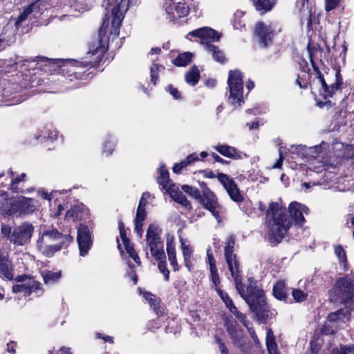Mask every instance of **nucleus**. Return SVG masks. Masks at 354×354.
<instances>
[{"mask_svg":"<svg viewBox=\"0 0 354 354\" xmlns=\"http://www.w3.org/2000/svg\"><path fill=\"white\" fill-rule=\"evenodd\" d=\"M56 192H53L48 194V192L44 191H39V196L43 199L50 201L53 198V194Z\"/></svg>","mask_w":354,"mask_h":354,"instance_id":"63","label":"nucleus"},{"mask_svg":"<svg viewBox=\"0 0 354 354\" xmlns=\"http://www.w3.org/2000/svg\"><path fill=\"white\" fill-rule=\"evenodd\" d=\"M73 241L68 234H62L56 229L44 231L39 236L37 245L39 250L46 257H52L63 247H67Z\"/></svg>","mask_w":354,"mask_h":354,"instance_id":"5","label":"nucleus"},{"mask_svg":"<svg viewBox=\"0 0 354 354\" xmlns=\"http://www.w3.org/2000/svg\"><path fill=\"white\" fill-rule=\"evenodd\" d=\"M154 259L158 261V268L160 272L164 275L165 279L168 281L169 280V270L167 267L165 254H164V257L162 259L160 257Z\"/></svg>","mask_w":354,"mask_h":354,"instance_id":"38","label":"nucleus"},{"mask_svg":"<svg viewBox=\"0 0 354 354\" xmlns=\"http://www.w3.org/2000/svg\"><path fill=\"white\" fill-rule=\"evenodd\" d=\"M147 216V212L145 208H141L138 207L136 215L134 221L144 222Z\"/></svg>","mask_w":354,"mask_h":354,"instance_id":"53","label":"nucleus"},{"mask_svg":"<svg viewBox=\"0 0 354 354\" xmlns=\"http://www.w3.org/2000/svg\"><path fill=\"white\" fill-rule=\"evenodd\" d=\"M164 7L167 19L169 21L183 17L189 12V6L185 0H166Z\"/></svg>","mask_w":354,"mask_h":354,"instance_id":"12","label":"nucleus"},{"mask_svg":"<svg viewBox=\"0 0 354 354\" xmlns=\"http://www.w3.org/2000/svg\"><path fill=\"white\" fill-rule=\"evenodd\" d=\"M137 0H121L120 3H115V0H106V17L111 12V24L113 30L111 32L115 35L119 34V28L124 19V13L126 12L130 5H133Z\"/></svg>","mask_w":354,"mask_h":354,"instance_id":"8","label":"nucleus"},{"mask_svg":"<svg viewBox=\"0 0 354 354\" xmlns=\"http://www.w3.org/2000/svg\"><path fill=\"white\" fill-rule=\"evenodd\" d=\"M232 342L241 352L245 353V344L244 340L245 333L237 324H228L226 328Z\"/></svg>","mask_w":354,"mask_h":354,"instance_id":"18","label":"nucleus"},{"mask_svg":"<svg viewBox=\"0 0 354 354\" xmlns=\"http://www.w3.org/2000/svg\"><path fill=\"white\" fill-rule=\"evenodd\" d=\"M292 295L297 302H301L306 299L307 294L299 289H294Z\"/></svg>","mask_w":354,"mask_h":354,"instance_id":"49","label":"nucleus"},{"mask_svg":"<svg viewBox=\"0 0 354 354\" xmlns=\"http://www.w3.org/2000/svg\"><path fill=\"white\" fill-rule=\"evenodd\" d=\"M15 280L17 284L12 287V291L15 293L22 292L24 296H28L39 288V283L26 275L18 276Z\"/></svg>","mask_w":354,"mask_h":354,"instance_id":"15","label":"nucleus"},{"mask_svg":"<svg viewBox=\"0 0 354 354\" xmlns=\"http://www.w3.org/2000/svg\"><path fill=\"white\" fill-rule=\"evenodd\" d=\"M266 343L269 354H280L277 350V345L271 328L267 330Z\"/></svg>","mask_w":354,"mask_h":354,"instance_id":"28","label":"nucleus"},{"mask_svg":"<svg viewBox=\"0 0 354 354\" xmlns=\"http://www.w3.org/2000/svg\"><path fill=\"white\" fill-rule=\"evenodd\" d=\"M285 288H286V284L283 281H279L277 282L273 288L274 296L279 300L285 299L286 297Z\"/></svg>","mask_w":354,"mask_h":354,"instance_id":"36","label":"nucleus"},{"mask_svg":"<svg viewBox=\"0 0 354 354\" xmlns=\"http://www.w3.org/2000/svg\"><path fill=\"white\" fill-rule=\"evenodd\" d=\"M334 252L339 259L340 266L346 269L347 258L345 250L341 245H335L334 246Z\"/></svg>","mask_w":354,"mask_h":354,"instance_id":"37","label":"nucleus"},{"mask_svg":"<svg viewBox=\"0 0 354 354\" xmlns=\"http://www.w3.org/2000/svg\"><path fill=\"white\" fill-rule=\"evenodd\" d=\"M158 183L162 186V189L167 191L171 185H175L172 183L169 176V171L164 165H160L158 169Z\"/></svg>","mask_w":354,"mask_h":354,"instance_id":"26","label":"nucleus"},{"mask_svg":"<svg viewBox=\"0 0 354 354\" xmlns=\"http://www.w3.org/2000/svg\"><path fill=\"white\" fill-rule=\"evenodd\" d=\"M202 189L203 194H201V198L198 201L219 222L221 220L219 214L221 205L218 203L216 195L205 185L202 186Z\"/></svg>","mask_w":354,"mask_h":354,"instance_id":"14","label":"nucleus"},{"mask_svg":"<svg viewBox=\"0 0 354 354\" xmlns=\"http://www.w3.org/2000/svg\"><path fill=\"white\" fill-rule=\"evenodd\" d=\"M206 49L207 52L212 55L214 60L220 63H223L225 62V55L218 47L212 44H207Z\"/></svg>","mask_w":354,"mask_h":354,"instance_id":"34","label":"nucleus"},{"mask_svg":"<svg viewBox=\"0 0 354 354\" xmlns=\"http://www.w3.org/2000/svg\"><path fill=\"white\" fill-rule=\"evenodd\" d=\"M161 230L156 224L149 225L147 231V248L151 252L153 258H163L165 252L163 250V243L160 238Z\"/></svg>","mask_w":354,"mask_h":354,"instance_id":"10","label":"nucleus"},{"mask_svg":"<svg viewBox=\"0 0 354 354\" xmlns=\"http://www.w3.org/2000/svg\"><path fill=\"white\" fill-rule=\"evenodd\" d=\"M30 14H32L31 8L26 7L24 10L23 12L21 13V15L17 18L15 22V26L18 28L24 21H25L27 19L28 15H30Z\"/></svg>","mask_w":354,"mask_h":354,"instance_id":"46","label":"nucleus"},{"mask_svg":"<svg viewBox=\"0 0 354 354\" xmlns=\"http://www.w3.org/2000/svg\"><path fill=\"white\" fill-rule=\"evenodd\" d=\"M77 242L80 254L84 257L92 245L91 232L86 225H81L77 229Z\"/></svg>","mask_w":354,"mask_h":354,"instance_id":"16","label":"nucleus"},{"mask_svg":"<svg viewBox=\"0 0 354 354\" xmlns=\"http://www.w3.org/2000/svg\"><path fill=\"white\" fill-rule=\"evenodd\" d=\"M281 31V26L279 22L272 21L266 24L259 21L255 24L254 34L259 44L267 47L272 44L274 37Z\"/></svg>","mask_w":354,"mask_h":354,"instance_id":"9","label":"nucleus"},{"mask_svg":"<svg viewBox=\"0 0 354 354\" xmlns=\"http://www.w3.org/2000/svg\"><path fill=\"white\" fill-rule=\"evenodd\" d=\"M279 158L277 160V162L272 165V169H281L282 166V162L284 159V156L283 155V153L281 149L279 151Z\"/></svg>","mask_w":354,"mask_h":354,"instance_id":"62","label":"nucleus"},{"mask_svg":"<svg viewBox=\"0 0 354 354\" xmlns=\"http://www.w3.org/2000/svg\"><path fill=\"white\" fill-rule=\"evenodd\" d=\"M329 148L328 143L322 141L319 145L308 147L306 145H292L290 151L297 154L308 163L307 169L310 171L319 174L326 170L328 165L323 160Z\"/></svg>","mask_w":354,"mask_h":354,"instance_id":"3","label":"nucleus"},{"mask_svg":"<svg viewBox=\"0 0 354 354\" xmlns=\"http://www.w3.org/2000/svg\"><path fill=\"white\" fill-rule=\"evenodd\" d=\"M80 211L78 207H73L66 213V218L75 220L80 217Z\"/></svg>","mask_w":354,"mask_h":354,"instance_id":"48","label":"nucleus"},{"mask_svg":"<svg viewBox=\"0 0 354 354\" xmlns=\"http://www.w3.org/2000/svg\"><path fill=\"white\" fill-rule=\"evenodd\" d=\"M21 214L33 212L36 209L37 203L30 198L21 196Z\"/></svg>","mask_w":354,"mask_h":354,"instance_id":"30","label":"nucleus"},{"mask_svg":"<svg viewBox=\"0 0 354 354\" xmlns=\"http://www.w3.org/2000/svg\"><path fill=\"white\" fill-rule=\"evenodd\" d=\"M115 147V142L113 139H109L108 140H106L103 149H102V153L104 154H106V156L110 155Z\"/></svg>","mask_w":354,"mask_h":354,"instance_id":"47","label":"nucleus"},{"mask_svg":"<svg viewBox=\"0 0 354 354\" xmlns=\"http://www.w3.org/2000/svg\"><path fill=\"white\" fill-rule=\"evenodd\" d=\"M207 260L209 265V269H212L213 268H216V261L214 258L213 254L211 251L210 248H208L207 250Z\"/></svg>","mask_w":354,"mask_h":354,"instance_id":"59","label":"nucleus"},{"mask_svg":"<svg viewBox=\"0 0 354 354\" xmlns=\"http://www.w3.org/2000/svg\"><path fill=\"white\" fill-rule=\"evenodd\" d=\"M266 225L269 240L272 243L281 242L292 225L291 221L286 215V208L281 201L270 203L266 215Z\"/></svg>","mask_w":354,"mask_h":354,"instance_id":"2","label":"nucleus"},{"mask_svg":"<svg viewBox=\"0 0 354 354\" xmlns=\"http://www.w3.org/2000/svg\"><path fill=\"white\" fill-rule=\"evenodd\" d=\"M341 354H354V345L342 347Z\"/></svg>","mask_w":354,"mask_h":354,"instance_id":"64","label":"nucleus"},{"mask_svg":"<svg viewBox=\"0 0 354 354\" xmlns=\"http://www.w3.org/2000/svg\"><path fill=\"white\" fill-rule=\"evenodd\" d=\"M193 56L194 55L189 52L183 53L178 55L173 63L177 66H185L192 61Z\"/></svg>","mask_w":354,"mask_h":354,"instance_id":"33","label":"nucleus"},{"mask_svg":"<svg viewBox=\"0 0 354 354\" xmlns=\"http://www.w3.org/2000/svg\"><path fill=\"white\" fill-rule=\"evenodd\" d=\"M216 342L218 346L221 354H230L228 348H227L225 342L223 341V339L218 336L215 337Z\"/></svg>","mask_w":354,"mask_h":354,"instance_id":"55","label":"nucleus"},{"mask_svg":"<svg viewBox=\"0 0 354 354\" xmlns=\"http://www.w3.org/2000/svg\"><path fill=\"white\" fill-rule=\"evenodd\" d=\"M234 237L233 236H229L224 248V254L231 275L234 278L236 288L241 297L249 305L251 310L256 313L257 316H263L266 310L264 292L255 285L251 283L245 288L242 283L239 263L236 255L234 254Z\"/></svg>","mask_w":354,"mask_h":354,"instance_id":"1","label":"nucleus"},{"mask_svg":"<svg viewBox=\"0 0 354 354\" xmlns=\"http://www.w3.org/2000/svg\"><path fill=\"white\" fill-rule=\"evenodd\" d=\"M180 242L184 260L188 261L189 259H192L193 249L190 245L185 243V240L183 238H180Z\"/></svg>","mask_w":354,"mask_h":354,"instance_id":"40","label":"nucleus"},{"mask_svg":"<svg viewBox=\"0 0 354 354\" xmlns=\"http://www.w3.org/2000/svg\"><path fill=\"white\" fill-rule=\"evenodd\" d=\"M26 176L25 174H21L19 176L13 179L10 184V189L14 192H19V189L17 187V185L24 180Z\"/></svg>","mask_w":354,"mask_h":354,"instance_id":"52","label":"nucleus"},{"mask_svg":"<svg viewBox=\"0 0 354 354\" xmlns=\"http://www.w3.org/2000/svg\"><path fill=\"white\" fill-rule=\"evenodd\" d=\"M0 208L2 213L7 215L21 214V196L8 198V194L0 191Z\"/></svg>","mask_w":354,"mask_h":354,"instance_id":"13","label":"nucleus"},{"mask_svg":"<svg viewBox=\"0 0 354 354\" xmlns=\"http://www.w3.org/2000/svg\"><path fill=\"white\" fill-rule=\"evenodd\" d=\"M34 232L33 225L28 222L16 226L12 230L7 225H2L1 232L11 243L17 245H24L29 243Z\"/></svg>","mask_w":354,"mask_h":354,"instance_id":"7","label":"nucleus"},{"mask_svg":"<svg viewBox=\"0 0 354 354\" xmlns=\"http://www.w3.org/2000/svg\"><path fill=\"white\" fill-rule=\"evenodd\" d=\"M340 0H326V10L330 11L335 9Z\"/></svg>","mask_w":354,"mask_h":354,"instance_id":"60","label":"nucleus"},{"mask_svg":"<svg viewBox=\"0 0 354 354\" xmlns=\"http://www.w3.org/2000/svg\"><path fill=\"white\" fill-rule=\"evenodd\" d=\"M230 89V100L234 105L240 106L243 102V76L239 71H230L227 80Z\"/></svg>","mask_w":354,"mask_h":354,"instance_id":"11","label":"nucleus"},{"mask_svg":"<svg viewBox=\"0 0 354 354\" xmlns=\"http://www.w3.org/2000/svg\"><path fill=\"white\" fill-rule=\"evenodd\" d=\"M214 148L221 155L233 159H241L243 153L233 147L227 145H217Z\"/></svg>","mask_w":354,"mask_h":354,"instance_id":"24","label":"nucleus"},{"mask_svg":"<svg viewBox=\"0 0 354 354\" xmlns=\"http://www.w3.org/2000/svg\"><path fill=\"white\" fill-rule=\"evenodd\" d=\"M182 189L186 192L187 194H188L189 195H190L191 196H192L193 198L198 200L199 198H201V192L200 191L196 188V187H191V186H189L187 185H184L182 186Z\"/></svg>","mask_w":354,"mask_h":354,"instance_id":"42","label":"nucleus"},{"mask_svg":"<svg viewBox=\"0 0 354 354\" xmlns=\"http://www.w3.org/2000/svg\"><path fill=\"white\" fill-rule=\"evenodd\" d=\"M166 91L170 93L171 95L176 100L180 98V93L176 88L172 85H169L166 88Z\"/></svg>","mask_w":354,"mask_h":354,"instance_id":"57","label":"nucleus"},{"mask_svg":"<svg viewBox=\"0 0 354 354\" xmlns=\"http://www.w3.org/2000/svg\"><path fill=\"white\" fill-rule=\"evenodd\" d=\"M0 274L8 280L13 279V266L8 255L0 251Z\"/></svg>","mask_w":354,"mask_h":354,"instance_id":"23","label":"nucleus"},{"mask_svg":"<svg viewBox=\"0 0 354 354\" xmlns=\"http://www.w3.org/2000/svg\"><path fill=\"white\" fill-rule=\"evenodd\" d=\"M210 274L211 281L215 287V290H216V288H218V286L220 284V278L218 274L217 268H213L210 269Z\"/></svg>","mask_w":354,"mask_h":354,"instance_id":"50","label":"nucleus"},{"mask_svg":"<svg viewBox=\"0 0 354 354\" xmlns=\"http://www.w3.org/2000/svg\"><path fill=\"white\" fill-rule=\"evenodd\" d=\"M331 301L343 304L354 301V279L346 276L338 279L329 292Z\"/></svg>","mask_w":354,"mask_h":354,"instance_id":"6","label":"nucleus"},{"mask_svg":"<svg viewBox=\"0 0 354 354\" xmlns=\"http://www.w3.org/2000/svg\"><path fill=\"white\" fill-rule=\"evenodd\" d=\"M48 0H37L27 7L31 8V13L33 14L34 17L41 13V12L46 9V6Z\"/></svg>","mask_w":354,"mask_h":354,"instance_id":"35","label":"nucleus"},{"mask_svg":"<svg viewBox=\"0 0 354 354\" xmlns=\"http://www.w3.org/2000/svg\"><path fill=\"white\" fill-rule=\"evenodd\" d=\"M57 136V133L55 131H43L41 135L37 136V139L39 140L41 138V140L45 139H54Z\"/></svg>","mask_w":354,"mask_h":354,"instance_id":"51","label":"nucleus"},{"mask_svg":"<svg viewBox=\"0 0 354 354\" xmlns=\"http://www.w3.org/2000/svg\"><path fill=\"white\" fill-rule=\"evenodd\" d=\"M200 78V72L197 66H194L185 74V80L187 83L194 86L198 83Z\"/></svg>","mask_w":354,"mask_h":354,"instance_id":"32","label":"nucleus"},{"mask_svg":"<svg viewBox=\"0 0 354 354\" xmlns=\"http://www.w3.org/2000/svg\"><path fill=\"white\" fill-rule=\"evenodd\" d=\"M188 35L200 38L203 43L218 41L221 37V34L208 27H203L191 31Z\"/></svg>","mask_w":354,"mask_h":354,"instance_id":"20","label":"nucleus"},{"mask_svg":"<svg viewBox=\"0 0 354 354\" xmlns=\"http://www.w3.org/2000/svg\"><path fill=\"white\" fill-rule=\"evenodd\" d=\"M319 80L322 85L320 90L321 95L324 97H335L341 99V107L344 109L348 106L350 102L353 101L354 95L348 91V88L344 85L340 71L335 72L334 80L328 84L322 75H319Z\"/></svg>","mask_w":354,"mask_h":354,"instance_id":"4","label":"nucleus"},{"mask_svg":"<svg viewBox=\"0 0 354 354\" xmlns=\"http://www.w3.org/2000/svg\"><path fill=\"white\" fill-rule=\"evenodd\" d=\"M119 230L121 241L127 253L129 254V257L132 258V259L136 263L137 265L140 266L141 264V262L139 256L138 255L134 248L131 245L129 240L127 237L126 233L124 230V225L122 222H120L119 224Z\"/></svg>","mask_w":354,"mask_h":354,"instance_id":"22","label":"nucleus"},{"mask_svg":"<svg viewBox=\"0 0 354 354\" xmlns=\"http://www.w3.org/2000/svg\"><path fill=\"white\" fill-rule=\"evenodd\" d=\"M256 9L264 14L270 11L276 3V0H253Z\"/></svg>","mask_w":354,"mask_h":354,"instance_id":"29","label":"nucleus"},{"mask_svg":"<svg viewBox=\"0 0 354 354\" xmlns=\"http://www.w3.org/2000/svg\"><path fill=\"white\" fill-rule=\"evenodd\" d=\"M164 69L165 67L163 66L157 64H153L151 66V81L154 85H156L158 82V73L164 71Z\"/></svg>","mask_w":354,"mask_h":354,"instance_id":"39","label":"nucleus"},{"mask_svg":"<svg viewBox=\"0 0 354 354\" xmlns=\"http://www.w3.org/2000/svg\"><path fill=\"white\" fill-rule=\"evenodd\" d=\"M41 276L46 284H53L61 278L62 272L61 271L44 270L41 272Z\"/></svg>","mask_w":354,"mask_h":354,"instance_id":"31","label":"nucleus"},{"mask_svg":"<svg viewBox=\"0 0 354 354\" xmlns=\"http://www.w3.org/2000/svg\"><path fill=\"white\" fill-rule=\"evenodd\" d=\"M349 319L350 311L346 307L330 313L327 317V321L333 323L338 328L342 326V324H345Z\"/></svg>","mask_w":354,"mask_h":354,"instance_id":"21","label":"nucleus"},{"mask_svg":"<svg viewBox=\"0 0 354 354\" xmlns=\"http://www.w3.org/2000/svg\"><path fill=\"white\" fill-rule=\"evenodd\" d=\"M143 297L147 301H148L150 306L153 307L154 310L156 311L157 315H158L159 313H162V311L158 309L159 308H157V307H156V306L158 305V303L156 301L155 295H152L150 292H146L143 293Z\"/></svg>","mask_w":354,"mask_h":354,"instance_id":"43","label":"nucleus"},{"mask_svg":"<svg viewBox=\"0 0 354 354\" xmlns=\"http://www.w3.org/2000/svg\"><path fill=\"white\" fill-rule=\"evenodd\" d=\"M167 252L168 255V259L171 266H173L174 270H178L174 238L168 239L167 241Z\"/></svg>","mask_w":354,"mask_h":354,"instance_id":"27","label":"nucleus"},{"mask_svg":"<svg viewBox=\"0 0 354 354\" xmlns=\"http://www.w3.org/2000/svg\"><path fill=\"white\" fill-rule=\"evenodd\" d=\"M42 62L44 63L43 66H44V70L46 72L55 69L56 64L55 62L48 59H44Z\"/></svg>","mask_w":354,"mask_h":354,"instance_id":"56","label":"nucleus"},{"mask_svg":"<svg viewBox=\"0 0 354 354\" xmlns=\"http://www.w3.org/2000/svg\"><path fill=\"white\" fill-rule=\"evenodd\" d=\"M166 192L169 193L170 196L177 203L181 204L186 208L191 207V203L187 200L185 196L178 190V187L176 185H171Z\"/></svg>","mask_w":354,"mask_h":354,"instance_id":"25","label":"nucleus"},{"mask_svg":"<svg viewBox=\"0 0 354 354\" xmlns=\"http://www.w3.org/2000/svg\"><path fill=\"white\" fill-rule=\"evenodd\" d=\"M62 66L64 68H68L69 66H73L74 68H86L89 66L90 64H88L87 62L83 63L75 59H68L65 61Z\"/></svg>","mask_w":354,"mask_h":354,"instance_id":"45","label":"nucleus"},{"mask_svg":"<svg viewBox=\"0 0 354 354\" xmlns=\"http://www.w3.org/2000/svg\"><path fill=\"white\" fill-rule=\"evenodd\" d=\"M338 328L333 323H330L328 321L322 326L321 333L324 335L334 334Z\"/></svg>","mask_w":354,"mask_h":354,"instance_id":"41","label":"nucleus"},{"mask_svg":"<svg viewBox=\"0 0 354 354\" xmlns=\"http://www.w3.org/2000/svg\"><path fill=\"white\" fill-rule=\"evenodd\" d=\"M150 198V194L149 193H143L140 201L138 207H140L141 208H145V206L147 203V199Z\"/></svg>","mask_w":354,"mask_h":354,"instance_id":"61","label":"nucleus"},{"mask_svg":"<svg viewBox=\"0 0 354 354\" xmlns=\"http://www.w3.org/2000/svg\"><path fill=\"white\" fill-rule=\"evenodd\" d=\"M288 210L290 217L299 225H302L305 223L304 214H308L309 211L305 205L296 201L290 203Z\"/></svg>","mask_w":354,"mask_h":354,"instance_id":"19","label":"nucleus"},{"mask_svg":"<svg viewBox=\"0 0 354 354\" xmlns=\"http://www.w3.org/2000/svg\"><path fill=\"white\" fill-rule=\"evenodd\" d=\"M248 330V332L249 333L251 338L253 339L255 345L257 346V347H259L261 344H260V342L258 339V337L255 333V330L253 328V327L251 326H250V328H247Z\"/></svg>","mask_w":354,"mask_h":354,"instance_id":"58","label":"nucleus"},{"mask_svg":"<svg viewBox=\"0 0 354 354\" xmlns=\"http://www.w3.org/2000/svg\"><path fill=\"white\" fill-rule=\"evenodd\" d=\"M219 182L223 185L230 198L235 202H241L243 200V196L240 194L237 185L234 180L225 174L218 175Z\"/></svg>","mask_w":354,"mask_h":354,"instance_id":"17","label":"nucleus"},{"mask_svg":"<svg viewBox=\"0 0 354 354\" xmlns=\"http://www.w3.org/2000/svg\"><path fill=\"white\" fill-rule=\"evenodd\" d=\"M103 53L104 48L100 45H97L96 47L94 46H91L89 48V51L88 52V54H92L93 55H97V59L100 58Z\"/></svg>","mask_w":354,"mask_h":354,"instance_id":"54","label":"nucleus"},{"mask_svg":"<svg viewBox=\"0 0 354 354\" xmlns=\"http://www.w3.org/2000/svg\"><path fill=\"white\" fill-rule=\"evenodd\" d=\"M232 314L236 318L247 328L252 326L251 323L247 319V317L245 314L240 312L236 309Z\"/></svg>","mask_w":354,"mask_h":354,"instance_id":"44","label":"nucleus"}]
</instances>
